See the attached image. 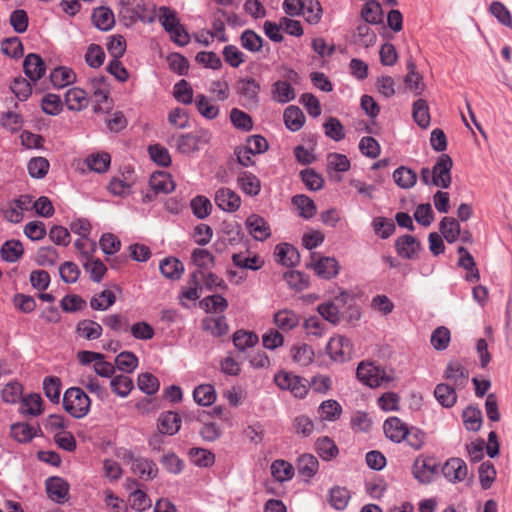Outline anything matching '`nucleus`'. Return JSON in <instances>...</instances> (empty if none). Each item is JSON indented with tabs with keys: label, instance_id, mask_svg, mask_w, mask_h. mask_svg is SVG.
Listing matches in <instances>:
<instances>
[{
	"label": "nucleus",
	"instance_id": "29",
	"mask_svg": "<svg viewBox=\"0 0 512 512\" xmlns=\"http://www.w3.org/2000/svg\"><path fill=\"white\" fill-rule=\"evenodd\" d=\"M283 118L286 127L293 132L300 130L305 123L303 112L299 107L293 105L285 109Z\"/></svg>",
	"mask_w": 512,
	"mask_h": 512
},
{
	"label": "nucleus",
	"instance_id": "63",
	"mask_svg": "<svg viewBox=\"0 0 512 512\" xmlns=\"http://www.w3.org/2000/svg\"><path fill=\"white\" fill-rule=\"evenodd\" d=\"M445 378L454 384H464L468 378L465 368L458 362H450L445 370Z\"/></svg>",
	"mask_w": 512,
	"mask_h": 512
},
{
	"label": "nucleus",
	"instance_id": "15",
	"mask_svg": "<svg viewBox=\"0 0 512 512\" xmlns=\"http://www.w3.org/2000/svg\"><path fill=\"white\" fill-rule=\"evenodd\" d=\"M157 427L161 434L172 436L180 430L181 417L173 411L162 412L158 417Z\"/></svg>",
	"mask_w": 512,
	"mask_h": 512
},
{
	"label": "nucleus",
	"instance_id": "37",
	"mask_svg": "<svg viewBox=\"0 0 512 512\" xmlns=\"http://www.w3.org/2000/svg\"><path fill=\"white\" fill-rule=\"evenodd\" d=\"M350 492L345 487L335 486L329 491V504L336 510H344L350 500Z\"/></svg>",
	"mask_w": 512,
	"mask_h": 512
},
{
	"label": "nucleus",
	"instance_id": "39",
	"mask_svg": "<svg viewBox=\"0 0 512 512\" xmlns=\"http://www.w3.org/2000/svg\"><path fill=\"white\" fill-rule=\"evenodd\" d=\"M393 179L400 188L409 189L415 185L417 175L412 169L401 166L393 172Z\"/></svg>",
	"mask_w": 512,
	"mask_h": 512
},
{
	"label": "nucleus",
	"instance_id": "61",
	"mask_svg": "<svg viewBox=\"0 0 512 512\" xmlns=\"http://www.w3.org/2000/svg\"><path fill=\"white\" fill-rule=\"evenodd\" d=\"M317 452L323 460H331L338 454V447L335 442L328 438H319L316 443Z\"/></svg>",
	"mask_w": 512,
	"mask_h": 512
},
{
	"label": "nucleus",
	"instance_id": "26",
	"mask_svg": "<svg viewBox=\"0 0 512 512\" xmlns=\"http://www.w3.org/2000/svg\"><path fill=\"white\" fill-rule=\"evenodd\" d=\"M149 184L154 194H168L173 192L175 189V184L171 179V176L164 172L153 174L150 178Z\"/></svg>",
	"mask_w": 512,
	"mask_h": 512
},
{
	"label": "nucleus",
	"instance_id": "31",
	"mask_svg": "<svg viewBox=\"0 0 512 512\" xmlns=\"http://www.w3.org/2000/svg\"><path fill=\"white\" fill-rule=\"evenodd\" d=\"M102 326L89 319H84L78 322L76 327L77 334L86 340H95L102 335Z\"/></svg>",
	"mask_w": 512,
	"mask_h": 512
},
{
	"label": "nucleus",
	"instance_id": "32",
	"mask_svg": "<svg viewBox=\"0 0 512 512\" xmlns=\"http://www.w3.org/2000/svg\"><path fill=\"white\" fill-rule=\"evenodd\" d=\"M319 468L318 459L312 454H303L298 458L297 469L300 476L310 479Z\"/></svg>",
	"mask_w": 512,
	"mask_h": 512
},
{
	"label": "nucleus",
	"instance_id": "55",
	"mask_svg": "<svg viewBox=\"0 0 512 512\" xmlns=\"http://www.w3.org/2000/svg\"><path fill=\"white\" fill-rule=\"evenodd\" d=\"M111 157L108 153H97L87 157L86 164L91 171L97 173L106 172L109 168Z\"/></svg>",
	"mask_w": 512,
	"mask_h": 512
},
{
	"label": "nucleus",
	"instance_id": "54",
	"mask_svg": "<svg viewBox=\"0 0 512 512\" xmlns=\"http://www.w3.org/2000/svg\"><path fill=\"white\" fill-rule=\"evenodd\" d=\"M301 13L309 24L319 23L322 17L320 2L318 0H306Z\"/></svg>",
	"mask_w": 512,
	"mask_h": 512
},
{
	"label": "nucleus",
	"instance_id": "60",
	"mask_svg": "<svg viewBox=\"0 0 512 512\" xmlns=\"http://www.w3.org/2000/svg\"><path fill=\"white\" fill-rule=\"evenodd\" d=\"M115 364L120 371L131 373L138 366V358L134 353L124 351L116 356Z\"/></svg>",
	"mask_w": 512,
	"mask_h": 512
},
{
	"label": "nucleus",
	"instance_id": "59",
	"mask_svg": "<svg viewBox=\"0 0 512 512\" xmlns=\"http://www.w3.org/2000/svg\"><path fill=\"white\" fill-rule=\"evenodd\" d=\"M293 361L301 366H307L313 360L314 353L307 344L294 345L291 348Z\"/></svg>",
	"mask_w": 512,
	"mask_h": 512
},
{
	"label": "nucleus",
	"instance_id": "7",
	"mask_svg": "<svg viewBox=\"0 0 512 512\" xmlns=\"http://www.w3.org/2000/svg\"><path fill=\"white\" fill-rule=\"evenodd\" d=\"M437 471L438 465L432 457L419 456L412 467L413 476L422 484H429Z\"/></svg>",
	"mask_w": 512,
	"mask_h": 512
},
{
	"label": "nucleus",
	"instance_id": "56",
	"mask_svg": "<svg viewBox=\"0 0 512 512\" xmlns=\"http://www.w3.org/2000/svg\"><path fill=\"white\" fill-rule=\"evenodd\" d=\"M157 16L166 32H169L180 23L176 11L167 6L159 7Z\"/></svg>",
	"mask_w": 512,
	"mask_h": 512
},
{
	"label": "nucleus",
	"instance_id": "43",
	"mask_svg": "<svg viewBox=\"0 0 512 512\" xmlns=\"http://www.w3.org/2000/svg\"><path fill=\"white\" fill-rule=\"evenodd\" d=\"M242 191L250 196H256L261 189L260 180L252 173L244 172L238 177Z\"/></svg>",
	"mask_w": 512,
	"mask_h": 512
},
{
	"label": "nucleus",
	"instance_id": "6",
	"mask_svg": "<svg viewBox=\"0 0 512 512\" xmlns=\"http://www.w3.org/2000/svg\"><path fill=\"white\" fill-rule=\"evenodd\" d=\"M326 350L332 360L344 362L350 359L353 346L349 338L337 335L330 338Z\"/></svg>",
	"mask_w": 512,
	"mask_h": 512
},
{
	"label": "nucleus",
	"instance_id": "3",
	"mask_svg": "<svg viewBox=\"0 0 512 512\" xmlns=\"http://www.w3.org/2000/svg\"><path fill=\"white\" fill-rule=\"evenodd\" d=\"M285 80H278L272 85V98L279 103H288L295 99L296 93L292 83H297L298 73L288 69L283 75Z\"/></svg>",
	"mask_w": 512,
	"mask_h": 512
},
{
	"label": "nucleus",
	"instance_id": "5",
	"mask_svg": "<svg viewBox=\"0 0 512 512\" xmlns=\"http://www.w3.org/2000/svg\"><path fill=\"white\" fill-rule=\"evenodd\" d=\"M274 382L280 389L289 390L297 398L305 397L308 392L303 378L286 371L275 374Z\"/></svg>",
	"mask_w": 512,
	"mask_h": 512
},
{
	"label": "nucleus",
	"instance_id": "18",
	"mask_svg": "<svg viewBox=\"0 0 512 512\" xmlns=\"http://www.w3.org/2000/svg\"><path fill=\"white\" fill-rule=\"evenodd\" d=\"M273 323L279 331L289 332L299 325L300 317L292 310L283 309L274 314Z\"/></svg>",
	"mask_w": 512,
	"mask_h": 512
},
{
	"label": "nucleus",
	"instance_id": "51",
	"mask_svg": "<svg viewBox=\"0 0 512 512\" xmlns=\"http://www.w3.org/2000/svg\"><path fill=\"white\" fill-rule=\"evenodd\" d=\"M52 84L57 88H62L75 80L74 72L66 67H57L50 74Z\"/></svg>",
	"mask_w": 512,
	"mask_h": 512
},
{
	"label": "nucleus",
	"instance_id": "13",
	"mask_svg": "<svg viewBox=\"0 0 512 512\" xmlns=\"http://www.w3.org/2000/svg\"><path fill=\"white\" fill-rule=\"evenodd\" d=\"M32 208V197L21 195L13 200L5 211V218L12 223H19L23 220L24 212Z\"/></svg>",
	"mask_w": 512,
	"mask_h": 512
},
{
	"label": "nucleus",
	"instance_id": "64",
	"mask_svg": "<svg viewBox=\"0 0 512 512\" xmlns=\"http://www.w3.org/2000/svg\"><path fill=\"white\" fill-rule=\"evenodd\" d=\"M489 12L504 26L512 28V15L507 7L500 1L490 4Z\"/></svg>",
	"mask_w": 512,
	"mask_h": 512
},
{
	"label": "nucleus",
	"instance_id": "21",
	"mask_svg": "<svg viewBox=\"0 0 512 512\" xmlns=\"http://www.w3.org/2000/svg\"><path fill=\"white\" fill-rule=\"evenodd\" d=\"M65 103L71 111H81L89 104L87 93L81 88H71L65 94Z\"/></svg>",
	"mask_w": 512,
	"mask_h": 512
},
{
	"label": "nucleus",
	"instance_id": "23",
	"mask_svg": "<svg viewBox=\"0 0 512 512\" xmlns=\"http://www.w3.org/2000/svg\"><path fill=\"white\" fill-rule=\"evenodd\" d=\"M134 183L133 171L128 170L122 174V178L114 177L108 186L109 191L116 196L128 195Z\"/></svg>",
	"mask_w": 512,
	"mask_h": 512
},
{
	"label": "nucleus",
	"instance_id": "33",
	"mask_svg": "<svg viewBox=\"0 0 512 512\" xmlns=\"http://www.w3.org/2000/svg\"><path fill=\"white\" fill-rule=\"evenodd\" d=\"M172 142L176 150L181 154L189 155L200 149L192 133L173 136Z\"/></svg>",
	"mask_w": 512,
	"mask_h": 512
},
{
	"label": "nucleus",
	"instance_id": "49",
	"mask_svg": "<svg viewBox=\"0 0 512 512\" xmlns=\"http://www.w3.org/2000/svg\"><path fill=\"white\" fill-rule=\"evenodd\" d=\"M195 105L198 112L206 119L212 120L219 115V107L202 94L196 96Z\"/></svg>",
	"mask_w": 512,
	"mask_h": 512
},
{
	"label": "nucleus",
	"instance_id": "2",
	"mask_svg": "<svg viewBox=\"0 0 512 512\" xmlns=\"http://www.w3.org/2000/svg\"><path fill=\"white\" fill-rule=\"evenodd\" d=\"M357 378L365 385L376 388L387 386L393 377L386 373V371L374 363L362 362L357 367Z\"/></svg>",
	"mask_w": 512,
	"mask_h": 512
},
{
	"label": "nucleus",
	"instance_id": "24",
	"mask_svg": "<svg viewBox=\"0 0 512 512\" xmlns=\"http://www.w3.org/2000/svg\"><path fill=\"white\" fill-rule=\"evenodd\" d=\"M235 266L241 269L259 270L264 265V260L258 255H249L246 252L234 253L231 257Z\"/></svg>",
	"mask_w": 512,
	"mask_h": 512
},
{
	"label": "nucleus",
	"instance_id": "41",
	"mask_svg": "<svg viewBox=\"0 0 512 512\" xmlns=\"http://www.w3.org/2000/svg\"><path fill=\"white\" fill-rule=\"evenodd\" d=\"M439 230L449 243L455 242L460 236V225L454 218L444 217L439 224Z\"/></svg>",
	"mask_w": 512,
	"mask_h": 512
},
{
	"label": "nucleus",
	"instance_id": "20",
	"mask_svg": "<svg viewBox=\"0 0 512 512\" xmlns=\"http://www.w3.org/2000/svg\"><path fill=\"white\" fill-rule=\"evenodd\" d=\"M201 327L203 331L211 334L213 337H222L229 331V325L224 316L205 317L202 320Z\"/></svg>",
	"mask_w": 512,
	"mask_h": 512
},
{
	"label": "nucleus",
	"instance_id": "53",
	"mask_svg": "<svg viewBox=\"0 0 512 512\" xmlns=\"http://www.w3.org/2000/svg\"><path fill=\"white\" fill-rule=\"evenodd\" d=\"M42 399L38 394H31L22 399L20 411L23 414L38 416L42 413Z\"/></svg>",
	"mask_w": 512,
	"mask_h": 512
},
{
	"label": "nucleus",
	"instance_id": "48",
	"mask_svg": "<svg viewBox=\"0 0 512 512\" xmlns=\"http://www.w3.org/2000/svg\"><path fill=\"white\" fill-rule=\"evenodd\" d=\"M93 88V95L96 101V105L94 106V111L98 112L103 110L101 107V103L106 102L108 99V88L105 82L104 77L95 78L91 82Z\"/></svg>",
	"mask_w": 512,
	"mask_h": 512
},
{
	"label": "nucleus",
	"instance_id": "34",
	"mask_svg": "<svg viewBox=\"0 0 512 512\" xmlns=\"http://www.w3.org/2000/svg\"><path fill=\"white\" fill-rule=\"evenodd\" d=\"M317 412L322 421H336L342 414V407L336 400L329 399L320 404Z\"/></svg>",
	"mask_w": 512,
	"mask_h": 512
},
{
	"label": "nucleus",
	"instance_id": "28",
	"mask_svg": "<svg viewBox=\"0 0 512 512\" xmlns=\"http://www.w3.org/2000/svg\"><path fill=\"white\" fill-rule=\"evenodd\" d=\"M292 204L297 209L298 215L304 219L312 218L317 212L314 201L303 194L293 196Z\"/></svg>",
	"mask_w": 512,
	"mask_h": 512
},
{
	"label": "nucleus",
	"instance_id": "50",
	"mask_svg": "<svg viewBox=\"0 0 512 512\" xmlns=\"http://www.w3.org/2000/svg\"><path fill=\"white\" fill-rule=\"evenodd\" d=\"M412 115L415 122L422 128L430 124L429 107L424 99H418L413 104Z\"/></svg>",
	"mask_w": 512,
	"mask_h": 512
},
{
	"label": "nucleus",
	"instance_id": "11",
	"mask_svg": "<svg viewBox=\"0 0 512 512\" xmlns=\"http://www.w3.org/2000/svg\"><path fill=\"white\" fill-rule=\"evenodd\" d=\"M249 234L257 241H264L271 236L268 222L257 214H251L245 221Z\"/></svg>",
	"mask_w": 512,
	"mask_h": 512
},
{
	"label": "nucleus",
	"instance_id": "38",
	"mask_svg": "<svg viewBox=\"0 0 512 512\" xmlns=\"http://www.w3.org/2000/svg\"><path fill=\"white\" fill-rule=\"evenodd\" d=\"M193 398L198 405L210 406L216 400V392L212 385L201 384L194 389Z\"/></svg>",
	"mask_w": 512,
	"mask_h": 512
},
{
	"label": "nucleus",
	"instance_id": "17",
	"mask_svg": "<svg viewBox=\"0 0 512 512\" xmlns=\"http://www.w3.org/2000/svg\"><path fill=\"white\" fill-rule=\"evenodd\" d=\"M132 472L141 479L149 480L157 476V465L150 459L144 457H136L131 461Z\"/></svg>",
	"mask_w": 512,
	"mask_h": 512
},
{
	"label": "nucleus",
	"instance_id": "52",
	"mask_svg": "<svg viewBox=\"0 0 512 512\" xmlns=\"http://www.w3.org/2000/svg\"><path fill=\"white\" fill-rule=\"evenodd\" d=\"M49 161L44 157H34L27 165L28 173L32 178L42 179L49 171Z\"/></svg>",
	"mask_w": 512,
	"mask_h": 512
},
{
	"label": "nucleus",
	"instance_id": "46",
	"mask_svg": "<svg viewBox=\"0 0 512 512\" xmlns=\"http://www.w3.org/2000/svg\"><path fill=\"white\" fill-rule=\"evenodd\" d=\"M116 302V296L111 290H104L94 295L90 300V306L94 310L105 311Z\"/></svg>",
	"mask_w": 512,
	"mask_h": 512
},
{
	"label": "nucleus",
	"instance_id": "4",
	"mask_svg": "<svg viewBox=\"0 0 512 512\" xmlns=\"http://www.w3.org/2000/svg\"><path fill=\"white\" fill-rule=\"evenodd\" d=\"M453 160L448 154H441L432 169V185L446 189L451 185Z\"/></svg>",
	"mask_w": 512,
	"mask_h": 512
},
{
	"label": "nucleus",
	"instance_id": "58",
	"mask_svg": "<svg viewBox=\"0 0 512 512\" xmlns=\"http://www.w3.org/2000/svg\"><path fill=\"white\" fill-rule=\"evenodd\" d=\"M111 390L118 396L124 398L129 395L134 387L131 378L124 375H117L110 382Z\"/></svg>",
	"mask_w": 512,
	"mask_h": 512
},
{
	"label": "nucleus",
	"instance_id": "16",
	"mask_svg": "<svg viewBox=\"0 0 512 512\" xmlns=\"http://www.w3.org/2000/svg\"><path fill=\"white\" fill-rule=\"evenodd\" d=\"M23 68L25 75L34 82L41 79L46 70L44 61L35 53H30L25 57Z\"/></svg>",
	"mask_w": 512,
	"mask_h": 512
},
{
	"label": "nucleus",
	"instance_id": "22",
	"mask_svg": "<svg viewBox=\"0 0 512 512\" xmlns=\"http://www.w3.org/2000/svg\"><path fill=\"white\" fill-rule=\"evenodd\" d=\"M275 256L279 263L288 267L296 265L300 259L298 250L288 243L278 244L275 247Z\"/></svg>",
	"mask_w": 512,
	"mask_h": 512
},
{
	"label": "nucleus",
	"instance_id": "14",
	"mask_svg": "<svg viewBox=\"0 0 512 512\" xmlns=\"http://www.w3.org/2000/svg\"><path fill=\"white\" fill-rule=\"evenodd\" d=\"M420 248V242L411 235H403L395 242V249L398 255L405 259L416 258Z\"/></svg>",
	"mask_w": 512,
	"mask_h": 512
},
{
	"label": "nucleus",
	"instance_id": "27",
	"mask_svg": "<svg viewBox=\"0 0 512 512\" xmlns=\"http://www.w3.org/2000/svg\"><path fill=\"white\" fill-rule=\"evenodd\" d=\"M232 341L239 351L244 352L246 349L256 346L259 342V337L253 331L240 329L234 332Z\"/></svg>",
	"mask_w": 512,
	"mask_h": 512
},
{
	"label": "nucleus",
	"instance_id": "42",
	"mask_svg": "<svg viewBox=\"0 0 512 512\" xmlns=\"http://www.w3.org/2000/svg\"><path fill=\"white\" fill-rule=\"evenodd\" d=\"M240 44L244 49L252 53H257L262 49L263 38L255 31L247 29L243 31L240 36Z\"/></svg>",
	"mask_w": 512,
	"mask_h": 512
},
{
	"label": "nucleus",
	"instance_id": "57",
	"mask_svg": "<svg viewBox=\"0 0 512 512\" xmlns=\"http://www.w3.org/2000/svg\"><path fill=\"white\" fill-rule=\"evenodd\" d=\"M83 266L90 274L91 280L97 283L102 280L107 271L105 264L100 259H95L93 257L84 260Z\"/></svg>",
	"mask_w": 512,
	"mask_h": 512
},
{
	"label": "nucleus",
	"instance_id": "62",
	"mask_svg": "<svg viewBox=\"0 0 512 512\" xmlns=\"http://www.w3.org/2000/svg\"><path fill=\"white\" fill-rule=\"evenodd\" d=\"M193 214L199 218L204 219L211 213L212 204L210 200L202 195L196 196L190 203Z\"/></svg>",
	"mask_w": 512,
	"mask_h": 512
},
{
	"label": "nucleus",
	"instance_id": "9",
	"mask_svg": "<svg viewBox=\"0 0 512 512\" xmlns=\"http://www.w3.org/2000/svg\"><path fill=\"white\" fill-rule=\"evenodd\" d=\"M214 201L219 209L229 213L237 211L241 205L240 196L226 187L219 188L216 191Z\"/></svg>",
	"mask_w": 512,
	"mask_h": 512
},
{
	"label": "nucleus",
	"instance_id": "45",
	"mask_svg": "<svg viewBox=\"0 0 512 512\" xmlns=\"http://www.w3.org/2000/svg\"><path fill=\"white\" fill-rule=\"evenodd\" d=\"M1 256L7 262H16L23 255V246L20 241H6L1 248Z\"/></svg>",
	"mask_w": 512,
	"mask_h": 512
},
{
	"label": "nucleus",
	"instance_id": "1",
	"mask_svg": "<svg viewBox=\"0 0 512 512\" xmlns=\"http://www.w3.org/2000/svg\"><path fill=\"white\" fill-rule=\"evenodd\" d=\"M63 406L73 417L83 418L90 410L91 400L81 388L71 387L64 393Z\"/></svg>",
	"mask_w": 512,
	"mask_h": 512
},
{
	"label": "nucleus",
	"instance_id": "30",
	"mask_svg": "<svg viewBox=\"0 0 512 512\" xmlns=\"http://www.w3.org/2000/svg\"><path fill=\"white\" fill-rule=\"evenodd\" d=\"M92 21L94 25L103 31L110 30L115 23L114 14L107 7H98L92 13Z\"/></svg>",
	"mask_w": 512,
	"mask_h": 512
},
{
	"label": "nucleus",
	"instance_id": "47",
	"mask_svg": "<svg viewBox=\"0 0 512 512\" xmlns=\"http://www.w3.org/2000/svg\"><path fill=\"white\" fill-rule=\"evenodd\" d=\"M408 73L405 76V84L407 88L413 91L415 94H421L423 90L422 77L416 72V66L412 60L407 62Z\"/></svg>",
	"mask_w": 512,
	"mask_h": 512
},
{
	"label": "nucleus",
	"instance_id": "8",
	"mask_svg": "<svg viewBox=\"0 0 512 512\" xmlns=\"http://www.w3.org/2000/svg\"><path fill=\"white\" fill-rule=\"evenodd\" d=\"M441 472L447 481L455 484L466 478L468 468L463 459L452 457L443 464Z\"/></svg>",
	"mask_w": 512,
	"mask_h": 512
},
{
	"label": "nucleus",
	"instance_id": "19",
	"mask_svg": "<svg viewBox=\"0 0 512 512\" xmlns=\"http://www.w3.org/2000/svg\"><path fill=\"white\" fill-rule=\"evenodd\" d=\"M46 491L51 500L63 503L67 499L69 485L62 478L51 477L46 481Z\"/></svg>",
	"mask_w": 512,
	"mask_h": 512
},
{
	"label": "nucleus",
	"instance_id": "25",
	"mask_svg": "<svg viewBox=\"0 0 512 512\" xmlns=\"http://www.w3.org/2000/svg\"><path fill=\"white\" fill-rule=\"evenodd\" d=\"M162 275L171 280H178L184 273L183 263L174 257L163 259L159 265Z\"/></svg>",
	"mask_w": 512,
	"mask_h": 512
},
{
	"label": "nucleus",
	"instance_id": "36",
	"mask_svg": "<svg viewBox=\"0 0 512 512\" xmlns=\"http://www.w3.org/2000/svg\"><path fill=\"white\" fill-rule=\"evenodd\" d=\"M434 396L445 408L453 407L457 401V394L454 388L444 383H440L436 386Z\"/></svg>",
	"mask_w": 512,
	"mask_h": 512
},
{
	"label": "nucleus",
	"instance_id": "44",
	"mask_svg": "<svg viewBox=\"0 0 512 512\" xmlns=\"http://www.w3.org/2000/svg\"><path fill=\"white\" fill-rule=\"evenodd\" d=\"M271 474L279 482L288 481L294 475V468L285 460H275L271 464Z\"/></svg>",
	"mask_w": 512,
	"mask_h": 512
},
{
	"label": "nucleus",
	"instance_id": "12",
	"mask_svg": "<svg viewBox=\"0 0 512 512\" xmlns=\"http://www.w3.org/2000/svg\"><path fill=\"white\" fill-rule=\"evenodd\" d=\"M317 276L323 279H332L339 273L340 266L334 257H320L317 261L307 265Z\"/></svg>",
	"mask_w": 512,
	"mask_h": 512
},
{
	"label": "nucleus",
	"instance_id": "35",
	"mask_svg": "<svg viewBox=\"0 0 512 512\" xmlns=\"http://www.w3.org/2000/svg\"><path fill=\"white\" fill-rule=\"evenodd\" d=\"M361 18L368 24H379L382 22L383 11L381 5L374 1H368L361 10Z\"/></svg>",
	"mask_w": 512,
	"mask_h": 512
},
{
	"label": "nucleus",
	"instance_id": "40",
	"mask_svg": "<svg viewBox=\"0 0 512 512\" xmlns=\"http://www.w3.org/2000/svg\"><path fill=\"white\" fill-rule=\"evenodd\" d=\"M463 423L467 430L478 431L482 425V412L479 408L468 406L462 413Z\"/></svg>",
	"mask_w": 512,
	"mask_h": 512
},
{
	"label": "nucleus",
	"instance_id": "10",
	"mask_svg": "<svg viewBox=\"0 0 512 512\" xmlns=\"http://www.w3.org/2000/svg\"><path fill=\"white\" fill-rule=\"evenodd\" d=\"M409 426L398 417H389L383 423L385 436L394 443H401L407 436Z\"/></svg>",
	"mask_w": 512,
	"mask_h": 512
}]
</instances>
